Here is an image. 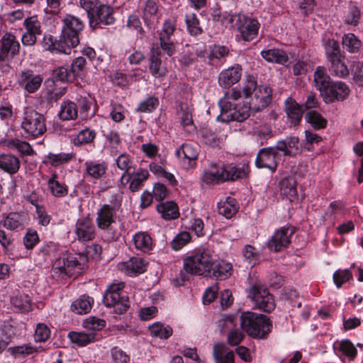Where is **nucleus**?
I'll return each instance as SVG.
<instances>
[{
  "label": "nucleus",
  "instance_id": "12",
  "mask_svg": "<svg viewBox=\"0 0 363 363\" xmlns=\"http://www.w3.org/2000/svg\"><path fill=\"white\" fill-rule=\"evenodd\" d=\"M277 150L276 146L260 149L255 158V166L259 169H267L275 172L278 167Z\"/></svg>",
  "mask_w": 363,
  "mask_h": 363
},
{
  "label": "nucleus",
  "instance_id": "30",
  "mask_svg": "<svg viewBox=\"0 0 363 363\" xmlns=\"http://www.w3.org/2000/svg\"><path fill=\"white\" fill-rule=\"evenodd\" d=\"M314 86L317 90L320 93V95L325 93L326 89L332 83L333 80L327 73L326 69L324 67L318 66L316 67L314 74Z\"/></svg>",
  "mask_w": 363,
  "mask_h": 363
},
{
  "label": "nucleus",
  "instance_id": "63",
  "mask_svg": "<svg viewBox=\"0 0 363 363\" xmlns=\"http://www.w3.org/2000/svg\"><path fill=\"white\" fill-rule=\"evenodd\" d=\"M40 242L37 231L32 228H28L23 238V243L27 250L33 249Z\"/></svg>",
  "mask_w": 363,
  "mask_h": 363
},
{
  "label": "nucleus",
  "instance_id": "25",
  "mask_svg": "<svg viewBox=\"0 0 363 363\" xmlns=\"http://www.w3.org/2000/svg\"><path fill=\"white\" fill-rule=\"evenodd\" d=\"M334 350L337 356L342 360L347 358L350 361H353L357 355L356 347L348 339H344L337 342L336 345L334 346Z\"/></svg>",
  "mask_w": 363,
  "mask_h": 363
},
{
  "label": "nucleus",
  "instance_id": "61",
  "mask_svg": "<svg viewBox=\"0 0 363 363\" xmlns=\"http://www.w3.org/2000/svg\"><path fill=\"white\" fill-rule=\"evenodd\" d=\"M218 327L220 328V333H224L227 331L228 333L235 329L236 326V320L233 315H223L218 320Z\"/></svg>",
  "mask_w": 363,
  "mask_h": 363
},
{
  "label": "nucleus",
  "instance_id": "44",
  "mask_svg": "<svg viewBox=\"0 0 363 363\" xmlns=\"http://www.w3.org/2000/svg\"><path fill=\"white\" fill-rule=\"evenodd\" d=\"M342 44L343 48L350 53L358 52L362 43L354 33H346L342 38Z\"/></svg>",
  "mask_w": 363,
  "mask_h": 363
},
{
  "label": "nucleus",
  "instance_id": "50",
  "mask_svg": "<svg viewBox=\"0 0 363 363\" xmlns=\"http://www.w3.org/2000/svg\"><path fill=\"white\" fill-rule=\"evenodd\" d=\"M214 169H211L208 172H205L203 176V180L206 184H215L218 182H223L222 177H224L223 171L222 167L217 168L216 164H212L211 166Z\"/></svg>",
  "mask_w": 363,
  "mask_h": 363
},
{
  "label": "nucleus",
  "instance_id": "43",
  "mask_svg": "<svg viewBox=\"0 0 363 363\" xmlns=\"http://www.w3.org/2000/svg\"><path fill=\"white\" fill-rule=\"evenodd\" d=\"M92 104V99L90 96H80L77 99V105L82 120H87L95 115V111L91 109Z\"/></svg>",
  "mask_w": 363,
  "mask_h": 363
},
{
  "label": "nucleus",
  "instance_id": "35",
  "mask_svg": "<svg viewBox=\"0 0 363 363\" xmlns=\"http://www.w3.org/2000/svg\"><path fill=\"white\" fill-rule=\"evenodd\" d=\"M157 211L167 220H174L179 216V207L174 201L160 202L157 206Z\"/></svg>",
  "mask_w": 363,
  "mask_h": 363
},
{
  "label": "nucleus",
  "instance_id": "32",
  "mask_svg": "<svg viewBox=\"0 0 363 363\" xmlns=\"http://www.w3.org/2000/svg\"><path fill=\"white\" fill-rule=\"evenodd\" d=\"M325 55L328 62L340 57H345V52L340 48V43L334 38H328L323 43Z\"/></svg>",
  "mask_w": 363,
  "mask_h": 363
},
{
  "label": "nucleus",
  "instance_id": "37",
  "mask_svg": "<svg viewBox=\"0 0 363 363\" xmlns=\"http://www.w3.org/2000/svg\"><path fill=\"white\" fill-rule=\"evenodd\" d=\"M67 338L72 343L78 347H84L96 340V333L91 332L86 333L84 332L70 331L67 335Z\"/></svg>",
  "mask_w": 363,
  "mask_h": 363
},
{
  "label": "nucleus",
  "instance_id": "22",
  "mask_svg": "<svg viewBox=\"0 0 363 363\" xmlns=\"http://www.w3.org/2000/svg\"><path fill=\"white\" fill-rule=\"evenodd\" d=\"M299 139L296 136L287 137L284 140L277 141L276 148L284 152V156L296 157L301 152Z\"/></svg>",
  "mask_w": 363,
  "mask_h": 363
},
{
  "label": "nucleus",
  "instance_id": "17",
  "mask_svg": "<svg viewBox=\"0 0 363 363\" xmlns=\"http://www.w3.org/2000/svg\"><path fill=\"white\" fill-rule=\"evenodd\" d=\"M293 233L294 230L289 226H284L277 230L268 241L269 249L277 252L286 247L291 242Z\"/></svg>",
  "mask_w": 363,
  "mask_h": 363
},
{
  "label": "nucleus",
  "instance_id": "21",
  "mask_svg": "<svg viewBox=\"0 0 363 363\" xmlns=\"http://www.w3.org/2000/svg\"><path fill=\"white\" fill-rule=\"evenodd\" d=\"M209 271L208 277L216 280H225L231 276L233 269L230 262L223 259L215 260L213 259V264Z\"/></svg>",
  "mask_w": 363,
  "mask_h": 363
},
{
  "label": "nucleus",
  "instance_id": "23",
  "mask_svg": "<svg viewBox=\"0 0 363 363\" xmlns=\"http://www.w3.org/2000/svg\"><path fill=\"white\" fill-rule=\"evenodd\" d=\"M224 177L223 180L235 181L244 179L248 173V166L245 164H239L238 165L233 163L223 164L222 166Z\"/></svg>",
  "mask_w": 363,
  "mask_h": 363
},
{
  "label": "nucleus",
  "instance_id": "39",
  "mask_svg": "<svg viewBox=\"0 0 363 363\" xmlns=\"http://www.w3.org/2000/svg\"><path fill=\"white\" fill-rule=\"evenodd\" d=\"M149 69L155 77H163L167 74V68L162 65L159 52H152L149 59Z\"/></svg>",
  "mask_w": 363,
  "mask_h": 363
},
{
  "label": "nucleus",
  "instance_id": "4",
  "mask_svg": "<svg viewBox=\"0 0 363 363\" xmlns=\"http://www.w3.org/2000/svg\"><path fill=\"white\" fill-rule=\"evenodd\" d=\"M213 264L211 250L203 246L195 248L183 259V268L186 273L205 277H208Z\"/></svg>",
  "mask_w": 363,
  "mask_h": 363
},
{
  "label": "nucleus",
  "instance_id": "40",
  "mask_svg": "<svg viewBox=\"0 0 363 363\" xmlns=\"http://www.w3.org/2000/svg\"><path fill=\"white\" fill-rule=\"evenodd\" d=\"M133 241L135 248L143 252L147 253L152 249V239L145 232L136 233L133 238Z\"/></svg>",
  "mask_w": 363,
  "mask_h": 363
},
{
  "label": "nucleus",
  "instance_id": "48",
  "mask_svg": "<svg viewBox=\"0 0 363 363\" xmlns=\"http://www.w3.org/2000/svg\"><path fill=\"white\" fill-rule=\"evenodd\" d=\"M305 119L315 130L326 128L328 121L316 111H309L305 115Z\"/></svg>",
  "mask_w": 363,
  "mask_h": 363
},
{
  "label": "nucleus",
  "instance_id": "55",
  "mask_svg": "<svg viewBox=\"0 0 363 363\" xmlns=\"http://www.w3.org/2000/svg\"><path fill=\"white\" fill-rule=\"evenodd\" d=\"M158 106V98L155 96H150L138 104L136 111L140 113H150L155 111Z\"/></svg>",
  "mask_w": 363,
  "mask_h": 363
},
{
  "label": "nucleus",
  "instance_id": "52",
  "mask_svg": "<svg viewBox=\"0 0 363 363\" xmlns=\"http://www.w3.org/2000/svg\"><path fill=\"white\" fill-rule=\"evenodd\" d=\"M12 305L22 312H28L31 309V299L27 294H18L11 298Z\"/></svg>",
  "mask_w": 363,
  "mask_h": 363
},
{
  "label": "nucleus",
  "instance_id": "27",
  "mask_svg": "<svg viewBox=\"0 0 363 363\" xmlns=\"http://www.w3.org/2000/svg\"><path fill=\"white\" fill-rule=\"evenodd\" d=\"M159 2L156 0H147L142 9L143 19L150 28L158 19Z\"/></svg>",
  "mask_w": 363,
  "mask_h": 363
},
{
  "label": "nucleus",
  "instance_id": "60",
  "mask_svg": "<svg viewBox=\"0 0 363 363\" xmlns=\"http://www.w3.org/2000/svg\"><path fill=\"white\" fill-rule=\"evenodd\" d=\"M103 136L108 142L112 149L116 150L121 143V138L119 133L116 129L102 130Z\"/></svg>",
  "mask_w": 363,
  "mask_h": 363
},
{
  "label": "nucleus",
  "instance_id": "51",
  "mask_svg": "<svg viewBox=\"0 0 363 363\" xmlns=\"http://www.w3.org/2000/svg\"><path fill=\"white\" fill-rule=\"evenodd\" d=\"M185 22L187 30L191 35L197 36L203 33V29L200 26L199 20L195 13L186 15Z\"/></svg>",
  "mask_w": 363,
  "mask_h": 363
},
{
  "label": "nucleus",
  "instance_id": "38",
  "mask_svg": "<svg viewBox=\"0 0 363 363\" xmlns=\"http://www.w3.org/2000/svg\"><path fill=\"white\" fill-rule=\"evenodd\" d=\"M116 164L119 169L123 171L120 178L122 181L125 179L129 172L135 169L133 158L126 152L121 153L116 159Z\"/></svg>",
  "mask_w": 363,
  "mask_h": 363
},
{
  "label": "nucleus",
  "instance_id": "47",
  "mask_svg": "<svg viewBox=\"0 0 363 363\" xmlns=\"http://www.w3.org/2000/svg\"><path fill=\"white\" fill-rule=\"evenodd\" d=\"M96 137V133L94 130L90 128H84L80 130L73 139V144L75 146H81L82 145L91 144L94 142Z\"/></svg>",
  "mask_w": 363,
  "mask_h": 363
},
{
  "label": "nucleus",
  "instance_id": "29",
  "mask_svg": "<svg viewBox=\"0 0 363 363\" xmlns=\"http://www.w3.org/2000/svg\"><path fill=\"white\" fill-rule=\"evenodd\" d=\"M218 212L227 219L233 218L239 210V205L235 198L228 196L224 201L218 202Z\"/></svg>",
  "mask_w": 363,
  "mask_h": 363
},
{
  "label": "nucleus",
  "instance_id": "14",
  "mask_svg": "<svg viewBox=\"0 0 363 363\" xmlns=\"http://www.w3.org/2000/svg\"><path fill=\"white\" fill-rule=\"evenodd\" d=\"M74 235L80 242L94 240L96 231L93 220L88 216L79 218L75 224Z\"/></svg>",
  "mask_w": 363,
  "mask_h": 363
},
{
  "label": "nucleus",
  "instance_id": "64",
  "mask_svg": "<svg viewBox=\"0 0 363 363\" xmlns=\"http://www.w3.org/2000/svg\"><path fill=\"white\" fill-rule=\"evenodd\" d=\"M48 189L55 197L62 198L68 194V186L65 183L60 182L48 185Z\"/></svg>",
  "mask_w": 363,
  "mask_h": 363
},
{
  "label": "nucleus",
  "instance_id": "41",
  "mask_svg": "<svg viewBox=\"0 0 363 363\" xmlns=\"http://www.w3.org/2000/svg\"><path fill=\"white\" fill-rule=\"evenodd\" d=\"M93 303L94 299L91 297L82 295L72 303L71 308L77 314H86L90 312Z\"/></svg>",
  "mask_w": 363,
  "mask_h": 363
},
{
  "label": "nucleus",
  "instance_id": "11",
  "mask_svg": "<svg viewBox=\"0 0 363 363\" xmlns=\"http://www.w3.org/2000/svg\"><path fill=\"white\" fill-rule=\"evenodd\" d=\"M175 30L176 24L174 21L168 19L164 22L161 30L158 33L160 48L169 57L175 52L174 40L173 39Z\"/></svg>",
  "mask_w": 363,
  "mask_h": 363
},
{
  "label": "nucleus",
  "instance_id": "6",
  "mask_svg": "<svg viewBox=\"0 0 363 363\" xmlns=\"http://www.w3.org/2000/svg\"><path fill=\"white\" fill-rule=\"evenodd\" d=\"M220 21L223 23L225 22L236 26V38L238 40L250 42L257 38L260 24L255 18L246 16L244 14L225 13Z\"/></svg>",
  "mask_w": 363,
  "mask_h": 363
},
{
  "label": "nucleus",
  "instance_id": "16",
  "mask_svg": "<svg viewBox=\"0 0 363 363\" xmlns=\"http://www.w3.org/2000/svg\"><path fill=\"white\" fill-rule=\"evenodd\" d=\"M29 221L30 218L27 213L18 211L4 214L1 223L7 230L19 232L28 225Z\"/></svg>",
  "mask_w": 363,
  "mask_h": 363
},
{
  "label": "nucleus",
  "instance_id": "19",
  "mask_svg": "<svg viewBox=\"0 0 363 363\" xmlns=\"http://www.w3.org/2000/svg\"><path fill=\"white\" fill-rule=\"evenodd\" d=\"M349 94L350 89L345 82L333 81L322 96L326 103H332L335 101H343Z\"/></svg>",
  "mask_w": 363,
  "mask_h": 363
},
{
  "label": "nucleus",
  "instance_id": "36",
  "mask_svg": "<svg viewBox=\"0 0 363 363\" xmlns=\"http://www.w3.org/2000/svg\"><path fill=\"white\" fill-rule=\"evenodd\" d=\"M286 113L292 125H299L302 120L303 111L296 101L291 99L286 101Z\"/></svg>",
  "mask_w": 363,
  "mask_h": 363
},
{
  "label": "nucleus",
  "instance_id": "34",
  "mask_svg": "<svg viewBox=\"0 0 363 363\" xmlns=\"http://www.w3.org/2000/svg\"><path fill=\"white\" fill-rule=\"evenodd\" d=\"M262 57L267 62L284 65L289 61L287 53L281 49L273 48L261 52Z\"/></svg>",
  "mask_w": 363,
  "mask_h": 363
},
{
  "label": "nucleus",
  "instance_id": "28",
  "mask_svg": "<svg viewBox=\"0 0 363 363\" xmlns=\"http://www.w3.org/2000/svg\"><path fill=\"white\" fill-rule=\"evenodd\" d=\"M85 174L94 179H100L106 174L108 165L104 161L88 160L84 163Z\"/></svg>",
  "mask_w": 363,
  "mask_h": 363
},
{
  "label": "nucleus",
  "instance_id": "53",
  "mask_svg": "<svg viewBox=\"0 0 363 363\" xmlns=\"http://www.w3.org/2000/svg\"><path fill=\"white\" fill-rule=\"evenodd\" d=\"M7 145L9 148L16 149L21 153L26 155H31L34 152L31 145L28 143L22 141L18 138L9 140Z\"/></svg>",
  "mask_w": 363,
  "mask_h": 363
},
{
  "label": "nucleus",
  "instance_id": "1",
  "mask_svg": "<svg viewBox=\"0 0 363 363\" xmlns=\"http://www.w3.org/2000/svg\"><path fill=\"white\" fill-rule=\"evenodd\" d=\"M272 90L268 85L257 86L252 77L243 87L242 91L237 88L226 91L219 100L223 122H242L250 116V111H259L271 102Z\"/></svg>",
  "mask_w": 363,
  "mask_h": 363
},
{
  "label": "nucleus",
  "instance_id": "3",
  "mask_svg": "<svg viewBox=\"0 0 363 363\" xmlns=\"http://www.w3.org/2000/svg\"><path fill=\"white\" fill-rule=\"evenodd\" d=\"M79 6L86 12L89 26L94 30L115 23L113 9L99 0H79Z\"/></svg>",
  "mask_w": 363,
  "mask_h": 363
},
{
  "label": "nucleus",
  "instance_id": "5",
  "mask_svg": "<svg viewBox=\"0 0 363 363\" xmlns=\"http://www.w3.org/2000/svg\"><path fill=\"white\" fill-rule=\"evenodd\" d=\"M240 325L247 335L257 339H266L272 330V322L267 315L251 311L241 313Z\"/></svg>",
  "mask_w": 363,
  "mask_h": 363
},
{
  "label": "nucleus",
  "instance_id": "59",
  "mask_svg": "<svg viewBox=\"0 0 363 363\" xmlns=\"http://www.w3.org/2000/svg\"><path fill=\"white\" fill-rule=\"evenodd\" d=\"M51 330L45 323H38L36 325L34 340L36 342H45L50 337Z\"/></svg>",
  "mask_w": 363,
  "mask_h": 363
},
{
  "label": "nucleus",
  "instance_id": "49",
  "mask_svg": "<svg viewBox=\"0 0 363 363\" xmlns=\"http://www.w3.org/2000/svg\"><path fill=\"white\" fill-rule=\"evenodd\" d=\"M229 54V49L224 45H214L211 47V52L208 55V64L216 65L218 62Z\"/></svg>",
  "mask_w": 363,
  "mask_h": 363
},
{
  "label": "nucleus",
  "instance_id": "31",
  "mask_svg": "<svg viewBox=\"0 0 363 363\" xmlns=\"http://www.w3.org/2000/svg\"><path fill=\"white\" fill-rule=\"evenodd\" d=\"M21 167V162L18 157L11 154L0 155V169L9 174L17 173Z\"/></svg>",
  "mask_w": 363,
  "mask_h": 363
},
{
  "label": "nucleus",
  "instance_id": "26",
  "mask_svg": "<svg viewBox=\"0 0 363 363\" xmlns=\"http://www.w3.org/2000/svg\"><path fill=\"white\" fill-rule=\"evenodd\" d=\"M74 158L75 155L72 152H61L59 153L49 152L48 155L44 156L43 163L45 165L58 167L61 165L68 164Z\"/></svg>",
  "mask_w": 363,
  "mask_h": 363
},
{
  "label": "nucleus",
  "instance_id": "62",
  "mask_svg": "<svg viewBox=\"0 0 363 363\" xmlns=\"http://www.w3.org/2000/svg\"><path fill=\"white\" fill-rule=\"evenodd\" d=\"M191 237L189 233L186 231L181 232L177 234L171 242L173 250L177 251L184 247L191 241Z\"/></svg>",
  "mask_w": 363,
  "mask_h": 363
},
{
  "label": "nucleus",
  "instance_id": "20",
  "mask_svg": "<svg viewBox=\"0 0 363 363\" xmlns=\"http://www.w3.org/2000/svg\"><path fill=\"white\" fill-rule=\"evenodd\" d=\"M147 263L141 257H133L126 262H120L118 269L130 277L137 276L147 270Z\"/></svg>",
  "mask_w": 363,
  "mask_h": 363
},
{
  "label": "nucleus",
  "instance_id": "33",
  "mask_svg": "<svg viewBox=\"0 0 363 363\" xmlns=\"http://www.w3.org/2000/svg\"><path fill=\"white\" fill-rule=\"evenodd\" d=\"M57 116L62 121L77 119L78 116L77 104L69 99L63 101L60 105Z\"/></svg>",
  "mask_w": 363,
  "mask_h": 363
},
{
  "label": "nucleus",
  "instance_id": "57",
  "mask_svg": "<svg viewBox=\"0 0 363 363\" xmlns=\"http://www.w3.org/2000/svg\"><path fill=\"white\" fill-rule=\"evenodd\" d=\"M23 26L26 31L37 36L41 35V24L36 16L26 18L23 21Z\"/></svg>",
  "mask_w": 363,
  "mask_h": 363
},
{
  "label": "nucleus",
  "instance_id": "7",
  "mask_svg": "<svg viewBox=\"0 0 363 363\" xmlns=\"http://www.w3.org/2000/svg\"><path fill=\"white\" fill-rule=\"evenodd\" d=\"M120 208V204H104L97 211L96 225L104 231V237L108 242L116 241L120 236V233L113 225L118 218Z\"/></svg>",
  "mask_w": 363,
  "mask_h": 363
},
{
  "label": "nucleus",
  "instance_id": "15",
  "mask_svg": "<svg viewBox=\"0 0 363 363\" xmlns=\"http://www.w3.org/2000/svg\"><path fill=\"white\" fill-rule=\"evenodd\" d=\"M182 167L186 170L193 169L196 166L199 151L196 145L191 143H184L175 152Z\"/></svg>",
  "mask_w": 363,
  "mask_h": 363
},
{
  "label": "nucleus",
  "instance_id": "45",
  "mask_svg": "<svg viewBox=\"0 0 363 363\" xmlns=\"http://www.w3.org/2000/svg\"><path fill=\"white\" fill-rule=\"evenodd\" d=\"M281 195L292 201L297 196L296 182L292 178H285L279 182Z\"/></svg>",
  "mask_w": 363,
  "mask_h": 363
},
{
  "label": "nucleus",
  "instance_id": "42",
  "mask_svg": "<svg viewBox=\"0 0 363 363\" xmlns=\"http://www.w3.org/2000/svg\"><path fill=\"white\" fill-rule=\"evenodd\" d=\"M345 59V57H340L328 62V69L332 75L340 78H346L349 75L350 71Z\"/></svg>",
  "mask_w": 363,
  "mask_h": 363
},
{
  "label": "nucleus",
  "instance_id": "13",
  "mask_svg": "<svg viewBox=\"0 0 363 363\" xmlns=\"http://www.w3.org/2000/svg\"><path fill=\"white\" fill-rule=\"evenodd\" d=\"M149 177V172L146 169L139 168L136 171L132 170L123 182L121 179L118 180V186L124 188L129 184V190L131 192H137L142 189Z\"/></svg>",
  "mask_w": 363,
  "mask_h": 363
},
{
  "label": "nucleus",
  "instance_id": "54",
  "mask_svg": "<svg viewBox=\"0 0 363 363\" xmlns=\"http://www.w3.org/2000/svg\"><path fill=\"white\" fill-rule=\"evenodd\" d=\"M8 351L14 358L25 357L38 352L37 348L33 347L30 344L11 347L9 348Z\"/></svg>",
  "mask_w": 363,
  "mask_h": 363
},
{
  "label": "nucleus",
  "instance_id": "24",
  "mask_svg": "<svg viewBox=\"0 0 363 363\" xmlns=\"http://www.w3.org/2000/svg\"><path fill=\"white\" fill-rule=\"evenodd\" d=\"M19 82L26 91L32 94L40 87L43 77L40 74H35L31 70H26L21 72Z\"/></svg>",
  "mask_w": 363,
  "mask_h": 363
},
{
  "label": "nucleus",
  "instance_id": "2",
  "mask_svg": "<svg viewBox=\"0 0 363 363\" xmlns=\"http://www.w3.org/2000/svg\"><path fill=\"white\" fill-rule=\"evenodd\" d=\"M62 27L59 39L45 34L42 46L52 53L69 55L72 49L79 44V35L84 28V22L78 17L66 14L62 19Z\"/></svg>",
  "mask_w": 363,
  "mask_h": 363
},
{
  "label": "nucleus",
  "instance_id": "18",
  "mask_svg": "<svg viewBox=\"0 0 363 363\" xmlns=\"http://www.w3.org/2000/svg\"><path fill=\"white\" fill-rule=\"evenodd\" d=\"M242 74L241 65L235 64L220 72L218 78V84L223 89H229L240 80Z\"/></svg>",
  "mask_w": 363,
  "mask_h": 363
},
{
  "label": "nucleus",
  "instance_id": "10",
  "mask_svg": "<svg viewBox=\"0 0 363 363\" xmlns=\"http://www.w3.org/2000/svg\"><path fill=\"white\" fill-rule=\"evenodd\" d=\"M123 282L114 283L108 286L103 296V302L107 307H114L118 314L125 313L128 308L129 299L123 295Z\"/></svg>",
  "mask_w": 363,
  "mask_h": 363
},
{
  "label": "nucleus",
  "instance_id": "46",
  "mask_svg": "<svg viewBox=\"0 0 363 363\" xmlns=\"http://www.w3.org/2000/svg\"><path fill=\"white\" fill-rule=\"evenodd\" d=\"M149 331L152 337L168 339L172 335V328L168 325L156 322L149 326Z\"/></svg>",
  "mask_w": 363,
  "mask_h": 363
},
{
  "label": "nucleus",
  "instance_id": "8",
  "mask_svg": "<svg viewBox=\"0 0 363 363\" xmlns=\"http://www.w3.org/2000/svg\"><path fill=\"white\" fill-rule=\"evenodd\" d=\"M247 297L255 308L265 313H271L276 307L274 296L267 286L260 282L255 283L248 289Z\"/></svg>",
  "mask_w": 363,
  "mask_h": 363
},
{
  "label": "nucleus",
  "instance_id": "9",
  "mask_svg": "<svg viewBox=\"0 0 363 363\" xmlns=\"http://www.w3.org/2000/svg\"><path fill=\"white\" fill-rule=\"evenodd\" d=\"M26 137L37 138L47 130L46 118L42 113L33 109H26L21 124Z\"/></svg>",
  "mask_w": 363,
  "mask_h": 363
},
{
  "label": "nucleus",
  "instance_id": "56",
  "mask_svg": "<svg viewBox=\"0 0 363 363\" xmlns=\"http://www.w3.org/2000/svg\"><path fill=\"white\" fill-rule=\"evenodd\" d=\"M361 18L359 9L355 5H350L347 13L345 15L344 21L347 25L357 26Z\"/></svg>",
  "mask_w": 363,
  "mask_h": 363
},
{
  "label": "nucleus",
  "instance_id": "58",
  "mask_svg": "<svg viewBox=\"0 0 363 363\" xmlns=\"http://www.w3.org/2000/svg\"><path fill=\"white\" fill-rule=\"evenodd\" d=\"M201 142L205 145L216 147L220 143V138L212 130L205 128L200 131Z\"/></svg>",
  "mask_w": 363,
  "mask_h": 363
}]
</instances>
